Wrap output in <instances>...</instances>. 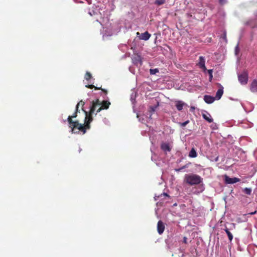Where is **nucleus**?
Wrapping results in <instances>:
<instances>
[{
	"label": "nucleus",
	"mask_w": 257,
	"mask_h": 257,
	"mask_svg": "<svg viewBox=\"0 0 257 257\" xmlns=\"http://www.w3.org/2000/svg\"><path fill=\"white\" fill-rule=\"evenodd\" d=\"M199 62L198 63L197 65L199 66V67L201 68H202L203 71H206V68L205 65V60L204 57L203 56H200L199 58Z\"/></svg>",
	"instance_id": "423d86ee"
},
{
	"label": "nucleus",
	"mask_w": 257,
	"mask_h": 257,
	"mask_svg": "<svg viewBox=\"0 0 257 257\" xmlns=\"http://www.w3.org/2000/svg\"><path fill=\"white\" fill-rule=\"evenodd\" d=\"M161 149L165 151L170 152L171 151V149L169 147V144L167 143H163L161 145Z\"/></svg>",
	"instance_id": "2eb2a0df"
},
{
	"label": "nucleus",
	"mask_w": 257,
	"mask_h": 257,
	"mask_svg": "<svg viewBox=\"0 0 257 257\" xmlns=\"http://www.w3.org/2000/svg\"><path fill=\"white\" fill-rule=\"evenodd\" d=\"M204 100L206 103L210 104L214 102L215 98L210 95H205L204 96Z\"/></svg>",
	"instance_id": "9d476101"
},
{
	"label": "nucleus",
	"mask_w": 257,
	"mask_h": 257,
	"mask_svg": "<svg viewBox=\"0 0 257 257\" xmlns=\"http://www.w3.org/2000/svg\"><path fill=\"white\" fill-rule=\"evenodd\" d=\"M175 106L178 110L181 111L183 109V106L185 105V103L181 100H177L175 101Z\"/></svg>",
	"instance_id": "6e6552de"
},
{
	"label": "nucleus",
	"mask_w": 257,
	"mask_h": 257,
	"mask_svg": "<svg viewBox=\"0 0 257 257\" xmlns=\"http://www.w3.org/2000/svg\"><path fill=\"white\" fill-rule=\"evenodd\" d=\"M188 156L190 158H196L197 156V154L194 148H192L190 150Z\"/></svg>",
	"instance_id": "4468645a"
},
{
	"label": "nucleus",
	"mask_w": 257,
	"mask_h": 257,
	"mask_svg": "<svg viewBox=\"0 0 257 257\" xmlns=\"http://www.w3.org/2000/svg\"><path fill=\"white\" fill-rule=\"evenodd\" d=\"M133 62L135 64L140 63L141 65L142 64V57L139 55H137L134 56L132 59Z\"/></svg>",
	"instance_id": "9b49d317"
},
{
	"label": "nucleus",
	"mask_w": 257,
	"mask_h": 257,
	"mask_svg": "<svg viewBox=\"0 0 257 257\" xmlns=\"http://www.w3.org/2000/svg\"><path fill=\"white\" fill-rule=\"evenodd\" d=\"M238 79L239 82L242 85H245L248 81V74L246 72H243V73L238 75Z\"/></svg>",
	"instance_id": "20e7f679"
},
{
	"label": "nucleus",
	"mask_w": 257,
	"mask_h": 257,
	"mask_svg": "<svg viewBox=\"0 0 257 257\" xmlns=\"http://www.w3.org/2000/svg\"><path fill=\"white\" fill-rule=\"evenodd\" d=\"M86 87L90 89H92L94 87H95V86L93 85V84H88L86 85Z\"/></svg>",
	"instance_id": "a878e982"
},
{
	"label": "nucleus",
	"mask_w": 257,
	"mask_h": 257,
	"mask_svg": "<svg viewBox=\"0 0 257 257\" xmlns=\"http://www.w3.org/2000/svg\"><path fill=\"white\" fill-rule=\"evenodd\" d=\"M187 167V165H185L182 166V167H181V168L182 170H183V169L186 168Z\"/></svg>",
	"instance_id": "7c9ffc66"
},
{
	"label": "nucleus",
	"mask_w": 257,
	"mask_h": 257,
	"mask_svg": "<svg viewBox=\"0 0 257 257\" xmlns=\"http://www.w3.org/2000/svg\"><path fill=\"white\" fill-rule=\"evenodd\" d=\"M92 76L90 72H87L85 75V79L87 80H89L91 79Z\"/></svg>",
	"instance_id": "412c9836"
},
{
	"label": "nucleus",
	"mask_w": 257,
	"mask_h": 257,
	"mask_svg": "<svg viewBox=\"0 0 257 257\" xmlns=\"http://www.w3.org/2000/svg\"><path fill=\"white\" fill-rule=\"evenodd\" d=\"M243 192L247 195H250L251 193V189L249 188H245L243 190Z\"/></svg>",
	"instance_id": "a211bd4d"
},
{
	"label": "nucleus",
	"mask_w": 257,
	"mask_h": 257,
	"mask_svg": "<svg viewBox=\"0 0 257 257\" xmlns=\"http://www.w3.org/2000/svg\"><path fill=\"white\" fill-rule=\"evenodd\" d=\"M158 72H159V70L157 68L150 69V73L151 75H154Z\"/></svg>",
	"instance_id": "6ab92c4d"
},
{
	"label": "nucleus",
	"mask_w": 257,
	"mask_h": 257,
	"mask_svg": "<svg viewBox=\"0 0 257 257\" xmlns=\"http://www.w3.org/2000/svg\"><path fill=\"white\" fill-rule=\"evenodd\" d=\"M190 121L189 120H187L183 122H179V124L182 127L185 126L187 124L189 123Z\"/></svg>",
	"instance_id": "4be33fe9"
},
{
	"label": "nucleus",
	"mask_w": 257,
	"mask_h": 257,
	"mask_svg": "<svg viewBox=\"0 0 257 257\" xmlns=\"http://www.w3.org/2000/svg\"><path fill=\"white\" fill-rule=\"evenodd\" d=\"M256 213H257V211L255 210L254 212H252L249 213L248 214H250V215H254V214H256Z\"/></svg>",
	"instance_id": "c756f323"
},
{
	"label": "nucleus",
	"mask_w": 257,
	"mask_h": 257,
	"mask_svg": "<svg viewBox=\"0 0 257 257\" xmlns=\"http://www.w3.org/2000/svg\"><path fill=\"white\" fill-rule=\"evenodd\" d=\"M97 103H94L93 106H91L89 112L85 110L82 108V110L85 114V122L84 123H80L78 120H73L72 118H76L77 116V113L79 112L78 109L76 108L75 112L71 116H69L67 118V121L69 124V127L71 128V132L75 133V130H78L85 134L86 130L89 129L90 127V124L93 120L92 114L94 112Z\"/></svg>",
	"instance_id": "f257e3e1"
},
{
	"label": "nucleus",
	"mask_w": 257,
	"mask_h": 257,
	"mask_svg": "<svg viewBox=\"0 0 257 257\" xmlns=\"http://www.w3.org/2000/svg\"><path fill=\"white\" fill-rule=\"evenodd\" d=\"M226 2V0H219V3L221 5H223Z\"/></svg>",
	"instance_id": "bb28decb"
},
{
	"label": "nucleus",
	"mask_w": 257,
	"mask_h": 257,
	"mask_svg": "<svg viewBox=\"0 0 257 257\" xmlns=\"http://www.w3.org/2000/svg\"><path fill=\"white\" fill-rule=\"evenodd\" d=\"M94 88L95 90H101V91L104 92L105 94H106L107 93V90L101 88V87H97L95 86V87H94Z\"/></svg>",
	"instance_id": "b1692460"
},
{
	"label": "nucleus",
	"mask_w": 257,
	"mask_h": 257,
	"mask_svg": "<svg viewBox=\"0 0 257 257\" xmlns=\"http://www.w3.org/2000/svg\"><path fill=\"white\" fill-rule=\"evenodd\" d=\"M165 225L164 223L161 221L159 220L157 223V231L160 234H161L163 233L165 230Z\"/></svg>",
	"instance_id": "0eeeda50"
},
{
	"label": "nucleus",
	"mask_w": 257,
	"mask_h": 257,
	"mask_svg": "<svg viewBox=\"0 0 257 257\" xmlns=\"http://www.w3.org/2000/svg\"><path fill=\"white\" fill-rule=\"evenodd\" d=\"M166 196V197H169V196L167 194V193H162L160 195V197H162V196ZM160 196H159L158 197H159Z\"/></svg>",
	"instance_id": "cd10ccee"
},
{
	"label": "nucleus",
	"mask_w": 257,
	"mask_h": 257,
	"mask_svg": "<svg viewBox=\"0 0 257 257\" xmlns=\"http://www.w3.org/2000/svg\"><path fill=\"white\" fill-rule=\"evenodd\" d=\"M224 230L226 233L229 241H231L233 239V235L232 233L229 231V229L225 227V228L224 229Z\"/></svg>",
	"instance_id": "dca6fc26"
},
{
	"label": "nucleus",
	"mask_w": 257,
	"mask_h": 257,
	"mask_svg": "<svg viewBox=\"0 0 257 257\" xmlns=\"http://www.w3.org/2000/svg\"><path fill=\"white\" fill-rule=\"evenodd\" d=\"M202 117L209 123L213 122V119L211 118V115L207 111H205V113H202Z\"/></svg>",
	"instance_id": "1a4fd4ad"
},
{
	"label": "nucleus",
	"mask_w": 257,
	"mask_h": 257,
	"mask_svg": "<svg viewBox=\"0 0 257 257\" xmlns=\"http://www.w3.org/2000/svg\"><path fill=\"white\" fill-rule=\"evenodd\" d=\"M207 72L209 75V81H211L213 78L212 70H211V69L208 70Z\"/></svg>",
	"instance_id": "5701e85b"
},
{
	"label": "nucleus",
	"mask_w": 257,
	"mask_h": 257,
	"mask_svg": "<svg viewBox=\"0 0 257 257\" xmlns=\"http://www.w3.org/2000/svg\"><path fill=\"white\" fill-rule=\"evenodd\" d=\"M224 180L226 184H233L239 182L240 179L236 177L230 178L228 176L225 175Z\"/></svg>",
	"instance_id": "39448f33"
},
{
	"label": "nucleus",
	"mask_w": 257,
	"mask_h": 257,
	"mask_svg": "<svg viewBox=\"0 0 257 257\" xmlns=\"http://www.w3.org/2000/svg\"><path fill=\"white\" fill-rule=\"evenodd\" d=\"M166 3V0H156L154 4L157 6H161Z\"/></svg>",
	"instance_id": "f3484780"
},
{
	"label": "nucleus",
	"mask_w": 257,
	"mask_h": 257,
	"mask_svg": "<svg viewBox=\"0 0 257 257\" xmlns=\"http://www.w3.org/2000/svg\"><path fill=\"white\" fill-rule=\"evenodd\" d=\"M98 108H99V107H96V109L94 110V111H95V110L96 111V110H97V109Z\"/></svg>",
	"instance_id": "72a5a7b5"
},
{
	"label": "nucleus",
	"mask_w": 257,
	"mask_h": 257,
	"mask_svg": "<svg viewBox=\"0 0 257 257\" xmlns=\"http://www.w3.org/2000/svg\"><path fill=\"white\" fill-rule=\"evenodd\" d=\"M95 103L97 104L95 107V109H96L97 107H99V108L96 110L95 115H96L97 113L99 112L101 110L108 109L109 107V105H110V102L108 101L103 100L101 102L98 99H96L95 100L92 101L91 106H93V104Z\"/></svg>",
	"instance_id": "7ed1b4c3"
},
{
	"label": "nucleus",
	"mask_w": 257,
	"mask_h": 257,
	"mask_svg": "<svg viewBox=\"0 0 257 257\" xmlns=\"http://www.w3.org/2000/svg\"><path fill=\"white\" fill-rule=\"evenodd\" d=\"M140 34V33H139V32H137V36L139 35Z\"/></svg>",
	"instance_id": "473e14b6"
},
{
	"label": "nucleus",
	"mask_w": 257,
	"mask_h": 257,
	"mask_svg": "<svg viewBox=\"0 0 257 257\" xmlns=\"http://www.w3.org/2000/svg\"><path fill=\"white\" fill-rule=\"evenodd\" d=\"M84 104L85 102L82 100H81L77 103L76 108H77V109H78L79 106H81L82 107V109H83V106L84 105Z\"/></svg>",
	"instance_id": "aec40b11"
},
{
	"label": "nucleus",
	"mask_w": 257,
	"mask_h": 257,
	"mask_svg": "<svg viewBox=\"0 0 257 257\" xmlns=\"http://www.w3.org/2000/svg\"><path fill=\"white\" fill-rule=\"evenodd\" d=\"M156 107L150 106L149 108V111L151 113H153L155 111Z\"/></svg>",
	"instance_id": "393cba45"
},
{
	"label": "nucleus",
	"mask_w": 257,
	"mask_h": 257,
	"mask_svg": "<svg viewBox=\"0 0 257 257\" xmlns=\"http://www.w3.org/2000/svg\"><path fill=\"white\" fill-rule=\"evenodd\" d=\"M187 238L185 236H184L183 237V242L184 243H187Z\"/></svg>",
	"instance_id": "c85d7f7f"
},
{
	"label": "nucleus",
	"mask_w": 257,
	"mask_h": 257,
	"mask_svg": "<svg viewBox=\"0 0 257 257\" xmlns=\"http://www.w3.org/2000/svg\"><path fill=\"white\" fill-rule=\"evenodd\" d=\"M223 93V87L221 86L217 91L215 95V98L219 100L221 97Z\"/></svg>",
	"instance_id": "ddd939ff"
},
{
	"label": "nucleus",
	"mask_w": 257,
	"mask_h": 257,
	"mask_svg": "<svg viewBox=\"0 0 257 257\" xmlns=\"http://www.w3.org/2000/svg\"><path fill=\"white\" fill-rule=\"evenodd\" d=\"M184 182L190 185H199L203 182V179L199 175L194 174H186L184 177Z\"/></svg>",
	"instance_id": "f03ea898"
},
{
	"label": "nucleus",
	"mask_w": 257,
	"mask_h": 257,
	"mask_svg": "<svg viewBox=\"0 0 257 257\" xmlns=\"http://www.w3.org/2000/svg\"><path fill=\"white\" fill-rule=\"evenodd\" d=\"M150 37L151 34H149L148 32H145V33L141 34V35L140 36L139 38L141 40L147 41L150 39Z\"/></svg>",
	"instance_id": "f8f14e48"
},
{
	"label": "nucleus",
	"mask_w": 257,
	"mask_h": 257,
	"mask_svg": "<svg viewBox=\"0 0 257 257\" xmlns=\"http://www.w3.org/2000/svg\"><path fill=\"white\" fill-rule=\"evenodd\" d=\"M181 170H182V169H181V168H179V169H176V171H178V172H179V171H181Z\"/></svg>",
	"instance_id": "2f4dec72"
}]
</instances>
